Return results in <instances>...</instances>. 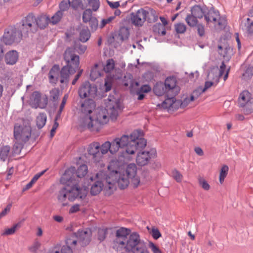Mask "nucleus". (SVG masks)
Returning <instances> with one entry per match:
<instances>
[{"instance_id":"obj_1","label":"nucleus","mask_w":253,"mask_h":253,"mask_svg":"<svg viewBox=\"0 0 253 253\" xmlns=\"http://www.w3.org/2000/svg\"><path fill=\"white\" fill-rule=\"evenodd\" d=\"M105 108H99L95 111V114L92 119L87 117L81 121V126L86 127L92 132H98L104 124H107L110 118L116 120L121 111L120 101L114 96H109L105 100Z\"/></svg>"},{"instance_id":"obj_2","label":"nucleus","mask_w":253,"mask_h":253,"mask_svg":"<svg viewBox=\"0 0 253 253\" xmlns=\"http://www.w3.org/2000/svg\"><path fill=\"white\" fill-rule=\"evenodd\" d=\"M129 228L120 227L115 233L113 248L117 252L125 253H148L147 246L136 232L130 233Z\"/></svg>"},{"instance_id":"obj_3","label":"nucleus","mask_w":253,"mask_h":253,"mask_svg":"<svg viewBox=\"0 0 253 253\" xmlns=\"http://www.w3.org/2000/svg\"><path fill=\"white\" fill-rule=\"evenodd\" d=\"M111 154H116L120 149H124L122 155L124 157L128 155H133L136 152L144 148L146 145V141L141 136L139 131H134L129 135H123L117 137L110 142Z\"/></svg>"},{"instance_id":"obj_4","label":"nucleus","mask_w":253,"mask_h":253,"mask_svg":"<svg viewBox=\"0 0 253 253\" xmlns=\"http://www.w3.org/2000/svg\"><path fill=\"white\" fill-rule=\"evenodd\" d=\"M87 193V189L85 187L81 188L77 185L71 187L67 185L59 191L58 199L63 206L67 205L65 203L67 199L71 202L74 201L76 199L81 200L80 204H74L69 209V213L72 214L79 211L81 206H84L87 204L88 201L86 197Z\"/></svg>"},{"instance_id":"obj_5","label":"nucleus","mask_w":253,"mask_h":253,"mask_svg":"<svg viewBox=\"0 0 253 253\" xmlns=\"http://www.w3.org/2000/svg\"><path fill=\"white\" fill-rule=\"evenodd\" d=\"M95 178L96 180L92 185L90 189V193L92 195L98 194L102 190L108 194H110L114 189V179L107 173L106 171H100L96 173Z\"/></svg>"},{"instance_id":"obj_6","label":"nucleus","mask_w":253,"mask_h":253,"mask_svg":"<svg viewBox=\"0 0 253 253\" xmlns=\"http://www.w3.org/2000/svg\"><path fill=\"white\" fill-rule=\"evenodd\" d=\"M116 163L115 161H112L108 166V169L106 170L107 173L110 176L111 180L112 178L114 179V185L117 182L119 187L120 189H125L126 188L129 183L130 178L125 174L124 172L118 173L117 169L112 168L114 165ZM115 186H114V188Z\"/></svg>"},{"instance_id":"obj_7","label":"nucleus","mask_w":253,"mask_h":253,"mask_svg":"<svg viewBox=\"0 0 253 253\" xmlns=\"http://www.w3.org/2000/svg\"><path fill=\"white\" fill-rule=\"evenodd\" d=\"M193 97H187L182 101L180 100H176L174 97H168L162 103L161 106L163 108L167 109L169 111H174L179 107L184 108L193 101Z\"/></svg>"},{"instance_id":"obj_8","label":"nucleus","mask_w":253,"mask_h":253,"mask_svg":"<svg viewBox=\"0 0 253 253\" xmlns=\"http://www.w3.org/2000/svg\"><path fill=\"white\" fill-rule=\"evenodd\" d=\"M205 19L208 24H212L216 28H222L226 24V20L220 17L219 12L213 9L205 14Z\"/></svg>"},{"instance_id":"obj_9","label":"nucleus","mask_w":253,"mask_h":253,"mask_svg":"<svg viewBox=\"0 0 253 253\" xmlns=\"http://www.w3.org/2000/svg\"><path fill=\"white\" fill-rule=\"evenodd\" d=\"M87 167L85 165H82L76 170L74 167L70 168L66 170L62 176V179L67 182H72L75 176L82 177L84 176L87 172Z\"/></svg>"},{"instance_id":"obj_10","label":"nucleus","mask_w":253,"mask_h":253,"mask_svg":"<svg viewBox=\"0 0 253 253\" xmlns=\"http://www.w3.org/2000/svg\"><path fill=\"white\" fill-rule=\"evenodd\" d=\"M31 135V128L29 126H15L14 135L17 142L20 145L27 142Z\"/></svg>"},{"instance_id":"obj_11","label":"nucleus","mask_w":253,"mask_h":253,"mask_svg":"<svg viewBox=\"0 0 253 253\" xmlns=\"http://www.w3.org/2000/svg\"><path fill=\"white\" fill-rule=\"evenodd\" d=\"M97 88L96 86L92 85L88 81L83 83L78 90L80 98L88 99L94 98L97 94Z\"/></svg>"},{"instance_id":"obj_12","label":"nucleus","mask_w":253,"mask_h":253,"mask_svg":"<svg viewBox=\"0 0 253 253\" xmlns=\"http://www.w3.org/2000/svg\"><path fill=\"white\" fill-rule=\"evenodd\" d=\"M48 102L46 95L42 97L41 93L38 91H34L30 98L29 104L33 108L37 109L40 108L44 109L46 107Z\"/></svg>"},{"instance_id":"obj_13","label":"nucleus","mask_w":253,"mask_h":253,"mask_svg":"<svg viewBox=\"0 0 253 253\" xmlns=\"http://www.w3.org/2000/svg\"><path fill=\"white\" fill-rule=\"evenodd\" d=\"M156 156L157 152L155 149L140 151L137 154L136 162L139 166H144L148 165L150 160Z\"/></svg>"},{"instance_id":"obj_14","label":"nucleus","mask_w":253,"mask_h":253,"mask_svg":"<svg viewBox=\"0 0 253 253\" xmlns=\"http://www.w3.org/2000/svg\"><path fill=\"white\" fill-rule=\"evenodd\" d=\"M64 60L66 66L77 70L80 64L79 56L75 53L74 50L71 48H67L64 53Z\"/></svg>"},{"instance_id":"obj_15","label":"nucleus","mask_w":253,"mask_h":253,"mask_svg":"<svg viewBox=\"0 0 253 253\" xmlns=\"http://www.w3.org/2000/svg\"><path fill=\"white\" fill-rule=\"evenodd\" d=\"M164 85L168 98L175 96L180 91V87L177 84V81L174 77L167 78L165 80Z\"/></svg>"},{"instance_id":"obj_16","label":"nucleus","mask_w":253,"mask_h":253,"mask_svg":"<svg viewBox=\"0 0 253 253\" xmlns=\"http://www.w3.org/2000/svg\"><path fill=\"white\" fill-rule=\"evenodd\" d=\"M100 144L98 142H94L88 146L87 152L88 155L91 156L94 163L102 166V154L100 152Z\"/></svg>"},{"instance_id":"obj_17","label":"nucleus","mask_w":253,"mask_h":253,"mask_svg":"<svg viewBox=\"0 0 253 253\" xmlns=\"http://www.w3.org/2000/svg\"><path fill=\"white\" fill-rule=\"evenodd\" d=\"M21 23V29L23 32L27 33L36 31V18L33 14L27 15L22 20Z\"/></svg>"},{"instance_id":"obj_18","label":"nucleus","mask_w":253,"mask_h":253,"mask_svg":"<svg viewBox=\"0 0 253 253\" xmlns=\"http://www.w3.org/2000/svg\"><path fill=\"white\" fill-rule=\"evenodd\" d=\"M96 104L92 99H87L81 102L80 111L84 115V117L81 118L80 124L82 119H84L87 117H90V114L95 109Z\"/></svg>"},{"instance_id":"obj_19","label":"nucleus","mask_w":253,"mask_h":253,"mask_svg":"<svg viewBox=\"0 0 253 253\" xmlns=\"http://www.w3.org/2000/svg\"><path fill=\"white\" fill-rule=\"evenodd\" d=\"M77 234V238L78 241V244L82 247L88 245L91 239L92 235L91 230L89 228H85L79 230Z\"/></svg>"},{"instance_id":"obj_20","label":"nucleus","mask_w":253,"mask_h":253,"mask_svg":"<svg viewBox=\"0 0 253 253\" xmlns=\"http://www.w3.org/2000/svg\"><path fill=\"white\" fill-rule=\"evenodd\" d=\"M145 10L140 8L136 12L132 13L131 14V21L132 23L135 26H142L146 21Z\"/></svg>"},{"instance_id":"obj_21","label":"nucleus","mask_w":253,"mask_h":253,"mask_svg":"<svg viewBox=\"0 0 253 253\" xmlns=\"http://www.w3.org/2000/svg\"><path fill=\"white\" fill-rule=\"evenodd\" d=\"M252 99L251 94L248 91H243L240 93L238 98L239 106L244 109Z\"/></svg>"},{"instance_id":"obj_22","label":"nucleus","mask_w":253,"mask_h":253,"mask_svg":"<svg viewBox=\"0 0 253 253\" xmlns=\"http://www.w3.org/2000/svg\"><path fill=\"white\" fill-rule=\"evenodd\" d=\"M76 70L67 66H64L60 71V82L63 83L68 80L70 75L74 74Z\"/></svg>"},{"instance_id":"obj_23","label":"nucleus","mask_w":253,"mask_h":253,"mask_svg":"<svg viewBox=\"0 0 253 253\" xmlns=\"http://www.w3.org/2000/svg\"><path fill=\"white\" fill-rule=\"evenodd\" d=\"M18 59V53L15 50H11L7 52L5 56V60L7 64L13 65Z\"/></svg>"},{"instance_id":"obj_24","label":"nucleus","mask_w":253,"mask_h":253,"mask_svg":"<svg viewBox=\"0 0 253 253\" xmlns=\"http://www.w3.org/2000/svg\"><path fill=\"white\" fill-rule=\"evenodd\" d=\"M89 3V0H72L71 7L75 10H83L87 7Z\"/></svg>"},{"instance_id":"obj_25","label":"nucleus","mask_w":253,"mask_h":253,"mask_svg":"<svg viewBox=\"0 0 253 253\" xmlns=\"http://www.w3.org/2000/svg\"><path fill=\"white\" fill-rule=\"evenodd\" d=\"M146 20L149 23L155 22L158 19V14L155 10L150 9L149 10H145Z\"/></svg>"},{"instance_id":"obj_26","label":"nucleus","mask_w":253,"mask_h":253,"mask_svg":"<svg viewBox=\"0 0 253 253\" xmlns=\"http://www.w3.org/2000/svg\"><path fill=\"white\" fill-rule=\"evenodd\" d=\"M49 22V17L45 15L41 16L36 19V29L37 26L41 29L45 28Z\"/></svg>"},{"instance_id":"obj_27","label":"nucleus","mask_w":253,"mask_h":253,"mask_svg":"<svg viewBox=\"0 0 253 253\" xmlns=\"http://www.w3.org/2000/svg\"><path fill=\"white\" fill-rule=\"evenodd\" d=\"M103 72L102 68H99L97 64H95L91 70L90 77L91 80H95L101 77Z\"/></svg>"},{"instance_id":"obj_28","label":"nucleus","mask_w":253,"mask_h":253,"mask_svg":"<svg viewBox=\"0 0 253 253\" xmlns=\"http://www.w3.org/2000/svg\"><path fill=\"white\" fill-rule=\"evenodd\" d=\"M123 172L126 174V176H127L129 178L134 177V176L136 175L137 173V167L135 164H129L125 171Z\"/></svg>"},{"instance_id":"obj_29","label":"nucleus","mask_w":253,"mask_h":253,"mask_svg":"<svg viewBox=\"0 0 253 253\" xmlns=\"http://www.w3.org/2000/svg\"><path fill=\"white\" fill-rule=\"evenodd\" d=\"M59 68L58 66L54 65L49 73V79L50 82L55 83L57 81L58 76Z\"/></svg>"},{"instance_id":"obj_30","label":"nucleus","mask_w":253,"mask_h":253,"mask_svg":"<svg viewBox=\"0 0 253 253\" xmlns=\"http://www.w3.org/2000/svg\"><path fill=\"white\" fill-rule=\"evenodd\" d=\"M153 91L155 94L158 96H162L166 94V89L165 85L162 83H157L154 86Z\"/></svg>"},{"instance_id":"obj_31","label":"nucleus","mask_w":253,"mask_h":253,"mask_svg":"<svg viewBox=\"0 0 253 253\" xmlns=\"http://www.w3.org/2000/svg\"><path fill=\"white\" fill-rule=\"evenodd\" d=\"M191 14L197 18H202L203 16H205V12L203 9L198 5H195L192 7L191 10Z\"/></svg>"},{"instance_id":"obj_32","label":"nucleus","mask_w":253,"mask_h":253,"mask_svg":"<svg viewBox=\"0 0 253 253\" xmlns=\"http://www.w3.org/2000/svg\"><path fill=\"white\" fill-rule=\"evenodd\" d=\"M10 151V147L8 145L2 146L0 149V160L4 162L8 158Z\"/></svg>"},{"instance_id":"obj_33","label":"nucleus","mask_w":253,"mask_h":253,"mask_svg":"<svg viewBox=\"0 0 253 253\" xmlns=\"http://www.w3.org/2000/svg\"><path fill=\"white\" fill-rule=\"evenodd\" d=\"M153 32L159 36H164L166 34V28L161 23H157L153 27Z\"/></svg>"},{"instance_id":"obj_34","label":"nucleus","mask_w":253,"mask_h":253,"mask_svg":"<svg viewBox=\"0 0 253 253\" xmlns=\"http://www.w3.org/2000/svg\"><path fill=\"white\" fill-rule=\"evenodd\" d=\"M229 171V167L227 165H223L222 166L219 175V181L221 184L224 182L225 177L227 176Z\"/></svg>"},{"instance_id":"obj_35","label":"nucleus","mask_w":253,"mask_h":253,"mask_svg":"<svg viewBox=\"0 0 253 253\" xmlns=\"http://www.w3.org/2000/svg\"><path fill=\"white\" fill-rule=\"evenodd\" d=\"M78 239L77 238V234L75 233L74 234L71 235L68 237L66 240V246L70 247V248H73L76 246L77 243H78Z\"/></svg>"},{"instance_id":"obj_36","label":"nucleus","mask_w":253,"mask_h":253,"mask_svg":"<svg viewBox=\"0 0 253 253\" xmlns=\"http://www.w3.org/2000/svg\"><path fill=\"white\" fill-rule=\"evenodd\" d=\"M46 121V115L45 113H40L36 119L37 125L38 128H41L45 125Z\"/></svg>"},{"instance_id":"obj_37","label":"nucleus","mask_w":253,"mask_h":253,"mask_svg":"<svg viewBox=\"0 0 253 253\" xmlns=\"http://www.w3.org/2000/svg\"><path fill=\"white\" fill-rule=\"evenodd\" d=\"M229 69H228L227 71H226V66L224 63L223 62L221 65L220 66L218 76L216 78V82L217 83L218 82L219 78L223 75L224 73L226 72V73L224 76V81H226L228 77Z\"/></svg>"},{"instance_id":"obj_38","label":"nucleus","mask_w":253,"mask_h":253,"mask_svg":"<svg viewBox=\"0 0 253 253\" xmlns=\"http://www.w3.org/2000/svg\"><path fill=\"white\" fill-rule=\"evenodd\" d=\"M90 36V34L88 29H83L80 32L79 39L81 42H84L88 40Z\"/></svg>"},{"instance_id":"obj_39","label":"nucleus","mask_w":253,"mask_h":253,"mask_svg":"<svg viewBox=\"0 0 253 253\" xmlns=\"http://www.w3.org/2000/svg\"><path fill=\"white\" fill-rule=\"evenodd\" d=\"M115 68V61L113 59L107 60L106 64L103 67V70L106 73H110Z\"/></svg>"},{"instance_id":"obj_40","label":"nucleus","mask_w":253,"mask_h":253,"mask_svg":"<svg viewBox=\"0 0 253 253\" xmlns=\"http://www.w3.org/2000/svg\"><path fill=\"white\" fill-rule=\"evenodd\" d=\"M185 21L190 27H194L198 23L197 18L191 13L186 16Z\"/></svg>"},{"instance_id":"obj_41","label":"nucleus","mask_w":253,"mask_h":253,"mask_svg":"<svg viewBox=\"0 0 253 253\" xmlns=\"http://www.w3.org/2000/svg\"><path fill=\"white\" fill-rule=\"evenodd\" d=\"M218 53L222 55L224 57H227L229 58L231 57L232 54V49L230 48L226 47L224 50L222 49V47L221 45L218 46Z\"/></svg>"},{"instance_id":"obj_42","label":"nucleus","mask_w":253,"mask_h":253,"mask_svg":"<svg viewBox=\"0 0 253 253\" xmlns=\"http://www.w3.org/2000/svg\"><path fill=\"white\" fill-rule=\"evenodd\" d=\"M63 13H61V11H57L50 19L49 22L54 25L58 23L62 18Z\"/></svg>"},{"instance_id":"obj_43","label":"nucleus","mask_w":253,"mask_h":253,"mask_svg":"<svg viewBox=\"0 0 253 253\" xmlns=\"http://www.w3.org/2000/svg\"><path fill=\"white\" fill-rule=\"evenodd\" d=\"M71 6V1L70 0H63L59 4V10L61 11V13L67 11L70 6Z\"/></svg>"},{"instance_id":"obj_44","label":"nucleus","mask_w":253,"mask_h":253,"mask_svg":"<svg viewBox=\"0 0 253 253\" xmlns=\"http://www.w3.org/2000/svg\"><path fill=\"white\" fill-rule=\"evenodd\" d=\"M110 141H106L100 145V152L102 154V160L104 158L103 155L107 154L108 152H110Z\"/></svg>"},{"instance_id":"obj_45","label":"nucleus","mask_w":253,"mask_h":253,"mask_svg":"<svg viewBox=\"0 0 253 253\" xmlns=\"http://www.w3.org/2000/svg\"><path fill=\"white\" fill-rule=\"evenodd\" d=\"M93 17L90 9H85L83 13V21L85 23H88Z\"/></svg>"},{"instance_id":"obj_46","label":"nucleus","mask_w":253,"mask_h":253,"mask_svg":"<svg viewBox=\"0 0 253 253\" xmlns=\"http://www.w3.org/2000/svg\"><path fill=\"white\" fill-rule=\"evenodd\" d=\"M198 181L200 186L203 189L208 191L210 189V185L204 177L199 176L198 177Z\"/></svg>"},{"instance_id":"obj_47","label":"nucleus","mask_w":253,"mask_h":253,"mask_svg":"<svg viewBox=\"0 0 253 253\" xmlns=\"http://www.w3.org/2000/svg\"><path fill=\"white\" fill-rule=\"evenodd\" d=\"M171 176L177 182H181L183 179L182 174L176 169H173L171 171Z\"/></svg>"},{"instance_id":"obj_48","label":"nucleus","mask_w":253,"mask_h":253,"mask_svg":"<svg viewBox=\"0 0 253 253\" xmlns=\"http://www.w3.org/2000/svg\"><path fill=\"white\" fill-rule=\"evenodd\" d=\"M20 227V223H18L14 224L12 227L10 228L6 229L4 232L2 234V235H9L13 234L16 229Z\"/></svg>"},{"instance_id":"obj_49","label":"nucleus","mask_w":253,"mask_h":253,"mask_svg":"<svg viewBox=\"0 0 253 253\" xmlns=\"http://www.w3.org/2000/svg\"><path fill=\"white\" fill-rule=\"evenodd\" d=\"M41 247V243L38 240H35L33 244L29 247V251L33 253H37Z\"/></svg>"},{"instance_id":"obj_50","label":"nucleus","mask_w":253,"mask_h":253,"mask_svg":"<svg viewBox=\"0 0 253 253\" xmlns=\"http://www.w3.org/2000/svg\"><path fill=\"white\" fill-rule=\"evenodd\" d=\"M174 28L176 33L179 34L184 33L186 30V25L184 24L181 23L175 24Z\"/></svg>"},{"instance_id":"obj_51","label":"nucleus","mask_w":253,"mask_h":253,"mask_svg":"<svg viewBox=\"0 0 253 253\" xmlns=\"http://www.w3.org/2000/svg\"><path fill=\"white\" fill-rule=\"evenodd\" d=\"M108 232L107 228L99 229L98 231V239L100 241H103L106 236Z\"/></svg>"},{"instance_id":"obj_52","label":"nucleus","mask_w":253,"mask_h":253,"mask_svg":"<svg viewBox=\"0 0 253 253\" xmlns=\"http://www.w3.org/2000/svg\"><path fill=\"white\" fill-rule=\"evenodd\" d=\"M51 99L55 101L58 100L59 96V91L58 89L54 88L50 91Z\"/></svg>"},{"instance_id":"obj_53","label":"nucleus","mask_w":253,"mask_h":253,"mask_svg":"<svg viewBox=\"0 0 253 253\" xmlns=\"http://www.w3.org/2000/svg\"><path fill=\"white\" fill-rule=\"evenodd\" d=\"M89 26L92 31H95L98 26V20L96 17H93L88 22Z\"/></svg>"},{"instance_id":"obj_54","label":"nucleus","mask_w":253,"mask_h":253,"mask_svg":"<svg viewBox=\"0 0 253 253\" xmlns=\"http://www.w3.org/2000/svg\"><path fill=\"white\" fill-rule=\"evenodd\" d=\"M113 79L108 76L105 80V86L106 91H108L111 90L112 84Z\"/></svg>"},{"instance_id":"obj_55","label":"nucleus","mask_w":253,"mask_h":253,"mask_svg":"<svg viewBox=\"0 0 253 253\" xmlns=\"http://www.w3.org/2000/svg\"><path fill=\"white\" fill-rule=\"evenodd\" d=\"M244 111L247 114L253 113V97L249 103L247 104V105L244 109Z\"/></svg>"},{"instance_id":"obj_56","label":"nucleus","mask_w":253,"mask_h":253,"mask_svg":"<svg viewBox=\"0 0 253 253\" xmlns=\"http://www.w3.org/2000/svg\"><path fill=\"white\" fill-rule=\"evenodd\" d=\"M89 3L88 5H89L91 7L93 11H96L100 5V2L99 0H89Z\"/></svg>"},{"instance_id":"obj_57","label":"nucleus","mask_w":253,"mask_h":253,"mask_svg":"<svg viewBox=\"0 0 253 253\" xmlns=\"http://www.w3.org/2000/svg\"><path fill=\"white\" fill-rule=\"evenodd\" d=\"M115 19V16H110L106 19H103L99 25L100 28L104 27L106 24L110 23Z\"/></svg>"},{"instance_id":"obj_58","label":"nucleus","mask_w":253,"mask_h":253,"mask_svg":"<svg viewBox=\"0 0 253 253\" xmlns=\"http://www.w3.org/2000/svg\"><path fill=\"white\" fill-rule=\"evenodd\" d=\"M151 234L153 238L156 240L158 239L161 236V234L159 230L157 228L154 227L152 228Z\"/></svg>"},{"instance_id":"obj_59","label":"nucleus","mask_w":253,"mask_h":253,"mask_svg":"<svg viewBox=\"0 0 253 253\" xmlns=\"http://www.w3.org/2000/svg\"><path fill=\"white\" fill-rule=\"evenodd\" d=\"M202 90H203L202 88H198V89L194 90L193 92V93L190 96V97H193V101H194L195 99L198 98V97L200 95L201 93L203 92H202Z\"/></svg>"},{"instance_id":"obj_60","label":"nucleus","mask_w":253,"mask_h":253,"mask_svg":"<svg viewBox=\"0 0 253 253\" xmlns=\"http://www.w3.org/2000/svg\"><path fill=\"white\" fill-rule=\"evenodd\" d=\"M242 29L249 34L253 33V21L250 24L248 23L244 28L242 27Z\"/></svg>"},{"instance_id":"obj_61","label":"nucleus","mask_w":253,"mask_h":253,"mask_svg":"<svg viewBox=\"0 0 253 253\" xmlns=\"http://www.w3.org/2000/svg\"><path fill=\"white\" fill-rule=\"evenodd\" d=\"M149 247L153 253H161L159 248L152 242H150Z\"/></svg>"},{"instance_id":"obj_62","label":"nucleus","mask_w":253,"mask_h":253,"mask_svg":"<svg viewBox=\"0 0 253 253\" xmlns=\"http://www.w3.org/2000/svg\"><path fill=\"white\" fill-rule=\"evenodd\" d=\"M67 98H68V95L67 94H65L63 98L61 104L60 106L59 110L58 111V113L59 114H61V113L63 111V109L64 108L65 105L67 102Z\"/></svg>"},{"instance_id":"obj_63","label":"nucleus","mask_w":253,"mask_h":253,"mask_svg":"<svg viewBox=\"0 0 253 253\" xmlns=\"http://www.w3.org/2000/svg\"><path fill=\"white\" fill-rule=\"evenodd\" d=\"M252 75H253V67L248 68L243 74V76L245 78H249Z\"/></svg>"},{"instance_id":"obj_64","label":"nucleus","mask_w":253,"mask_h":253,"mask_svg":"<svg viewBox=\"0 0 253 253\" xmlns=\"http://www.w3.org/2000/svg\"><path fill=\"white\" fill-rule=\"evenodd\" d=\"M131 179L132 184L134 187H137L140 184V179L136 176L134 177L130 178Z\"/></svg>"}]
</instances>
